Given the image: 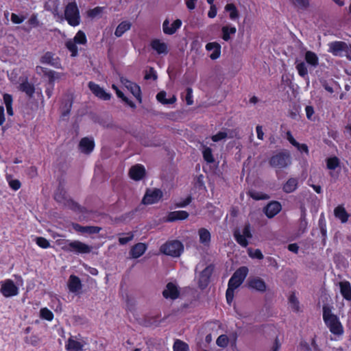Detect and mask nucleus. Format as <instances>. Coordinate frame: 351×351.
<instances>
[{"instance_id": "a211bd4d", "label": "nucleus", "mask_w": 351, "mask_h": 351, "mask_svg": "<svg viewBox=\"0 0 351 351\" xmlns=\"http://www.w3.org/2000/svg\"><path fill=\"white\" fill-rule=\"evenodd\" d=\"M163 295L165 298L174 300L179 295V290L177 285L173 282H169L163 291Z\"/></svg>"}, {"instance_id": "4d7b16f0", "label": "nucleus", "mask_w": 351, "mask_h": 351, "mask_svg": "<svg viewBox=\"0 0 351 351\" xmlns=\"http://www.w3.org/2000/svg\"><path fill=\"white\" fill-rule=\"evenodd\" d=\"M25 19V17L23 16H19V15H17L14 13L12 14V15H11V21H12V23H14L15 24L21 23L22 22L24 21Z\"/></svg>"}, {"instance_id": "8fccbe9b", "label": "nucleus", "mask_w": 351, "mask_h": 351, "mask_svg": "<svg viewBox=\"0 0 351 351\" xmlns=\"http://www.w3.org/2000/svg\"><path fill=\"white\" fill-rule=\"evenodd\" d=\"M41 342V338L36 335H32L26 338V343L33 346H37Z\"/></svg>"}, {"instance_id": "49530a36", "label": "nucleus", "mask_w": 351, "mask_h": 351, "mask_svg": "<svg viewBox=\"0 0 351 351\" xmlns=\"http://www.w3.org/2000/svg\"><path fill=\"white\" fill-rule=\"evenodd\" d=\"M249 195L255 200L267 199L269 198L267 194L253 190L249 191Z\"/></svg>"}, {"instance_id": "0e129e2a", "label": "nucleus", "mask_w": 351, "mask_h": 351, "mask_svg": "<svg viewBox=\"0 0 351 351\" xmlns=\"http://www.w3.org/2000/svg\"><path fill=\"white\" fill-rule=\"evenodd\" d=\"M3 101L5 106H12V97L9 94H5L3 95Z\"/></svg>"}, {"instance_id": "423d86ee", "label": "nucleus", "mask_w": 351, "mask_h": 351, "mask_svg": "<svg viewBox=\"0 0 351 351\" xmlns=\"http://www.w3.org/2000/svg\"><path fill=\"white\" fill-rule=\"evenodd\" d=\"M64 243L65 245L62 246V249L64 250L77 254H88L92 250V247L90 245L77 240H67Z\"/></svg>"}, {"instance_id": "f03ea898", "label": "nucleus", "mask_w": 351, "mask_h": 351, "mask_svg": "<svg viewBox=\"0 0 351 351\" xmlns=\"http://www.w3.org/2000/svg\"><path fill=\"white\" fill-rule=\"evenodd\" d=\"M248 274L247 267H241L239 268L230 278L228 282V286L226 291V300L229 304L233 301L234 291L240 287L245 279Z\"/></svg>"}, {"instance_id": "c85d7f7f", "label": "nucleus", "mask_w": 351, "mask_h": 351, "mask_svg": "<svg viewBox=\"0 0 351 351\" xmlns=\"http://www.w3.org/2000/svg\"><path fill=\"white\" fill-rule=\"evenodd\" d=\"M40 62L43 64L51 65L56 68L60 67L59 60L53 57V55L50 52H47L40 58Z\"/></svg>"}, {"instance_id": "e433bc0d", "label": "nucleus", "mask_w": 351, "mask_h": 351, "mask_svg": "<svg viewBox=\"0 0 351 351\" xmlns=\"http://www.w3.org/2000/svg\"><path fill=\"white\" fill-rule=\"evenodd\" d=\"M198 234L199 237V242L205 246L208 245L211 239L210 232L205 228H201L199 230Z\"/></svg>"}, {"instance_id": "864d4df0", "label": "nucleus", "mask_w": 351, "mask_h": 351, "mask_svg": "<svg viewBox=\"0 0 351 351\" xmlns=\"http://www.w3.org/2000/svg\"><path fill=\"white\" fill-rule=\"evenodd\" d=\"M247 252L249 256L252 258L257 259H263V255L260 250H252V248H249L247 250Z\"/></svg>"}, {"instance_id": "39448f33", "label": "nucleus", "mask_w": 351, "mask_h": 351, "mask_svg": "<svg viewBox=\"0 0 351 351\" xmlns=\"http://www.w3.org/2000/svg\"><path fill=\"white\" fill-rule=\"evenodd\" d=\"M87 38L86 34L82 30H79L73 39H69L66 41L65 45L68 50L71 52V55L75 57L78 53L77 45H86Z\"/></svg>"}, {"instance_id": "7c9ffc66", "label": "nucleus", "mask_w": 351, "mask_h": 351, "mask_svg": "<svg viewBox=\"0 0 351 351\" xmlns=\"http://www.w3.org/2000/svg\"><path fill=\"white\" fill-rule=\"evenodd\" d=\"M189 217V214L187 212L184 210H178L171 212L168 216L167 220L168 221H173L176 220H182L185 219Z\"/></svg>"}, {"instance_id": "4c0bfd02", "label": "nucleus", "mask_w": 351, "mask_h": 351, "mask_svg": "<svg viewBox=\"0 0 351 351\" xmlns=\"http://www.w3.org/2000/svg\"><path fill=\"white\" fill-rule=\"evenodd\" d=\"M225 10L229 12V17L231 20L235 21L239 19V12L234 4L228 3L225 6Z\"/></svg>"}, {"instance_id": "bf43d9fd", "label": "nucleus", "mask_w": 351, "mask_h": 351, "mask_svg": "<svg viewBox=\"0 0 351 351\" xmlns=\"http://www.w3.org/2000/svg\"><path fill=\"white\" fill-rule=\"evenodd\" d=\"M36 72L37 74H38L40 75H46V76H47V73H49V71H48L46 68H44L43 66H37L36 67Z\"/></svg>"}, {"instance_id": "412c9836", "label": "nucleus", "mask_w": 351, "mask_h": 351, "mask_svg": "<svg viewBox=\"0 0 351 351\" xmlns=\"http://www.w3.org/2000/svg\"><path fill=\"white\" fill-rule=\"evenodd\" d=\"M281 204L278 202H271L265 208V213L269 218H272L281 210Z\"/></svg>"}, {"instance_id": "bb28decb", "label": "nucleus", "mask_w": 351, "mask_h": 351, "mask_svg": "<svg viewBox=\"0 0 351 351\" xmlns=\"http://www.w3.org/2000/svg\"><path fill=\"white\" fill-rule=\"evenodd\" d=\"M340 293L346 300H351V285L348 281H341L339 283Z\"/></svg>"}, {"instance_id": "2eb2a0df", "label": "nucleus", "mask_w": 351, "mask_h": 351, "mask_svg": "<svg viewBox=\"0 0 351 351\" xmlns=\"http://www.w3.org/2000/svg\"><path fill=\"white\" fill-rule=\"evenodd\" d=\"M205 49L210 53L209 58L213 60H215L221 56V46L217 42L208 43Z\"/></svg>"}, {"instance_id": "4468645a", "label": "nucleus", "mask_w": 351, "mask_h": 351, "mask_svg": "<svg viewBox=\"0 0 351 351\" xmlns=\"http://www.w3.org/2000/svg\"><path fill=\"white\" fill-rule=\"evenodd\" d=\"M85 345L86 342L84 340L71 337L68 339L65 347L67 351H82Z\"/></svg>"}, {"instance_id": "de8ad7c7", "label": "nucleus", "mask_w": 351, "mask_h": 351, "mask_svg": "<svg viewBox=\"0 0 351 351\" xmlns=\"http://www.w3.org/2000/svg\"><path fill=\"white\" fill-rule=\"evenodd\" d=\"M339 165V160L337 157H330L326 160V166L328 169L334 170Z\"/></svg>"}, {"instance_id": "72a5a7b5", "label": "nucleus", "mask_w": 351, "mask_h": 351, "mask_svg": "<svg viewBox=\"0 0 351 351\" xmlns=\"http://www.w3.org/2000/svg\"><path fill=\"white\" fill-rule=\"evenodd\" d=\"M167 93L165 91H160L156 95L157 100L164 105L172 104L176 102V97L175 95H171L169 98H166Z\"/></svg>"}, {"instance_id": "473e14b6", "label": "nucleus", "mask_w": 351, "mask_h": 351, "mask_svg": "<svg viewBox=\"0 0 351 351\" xmlns=\"http://www.w3.org/2000/svg\"><path fill=\"white\" fill-rule=\"evenodd\" d=\"M132 26V23L128 21H122L121 23L118 25L117 27L114 35L117 37H121L125 32L128 31Z\"/></svg>"}, {"instance_id": "09e8293b", "label": "nucleus", "mask_w": 351, "mask_h": 351, "mask_svg": "<svg viewBox=\"0 0 351 351\" xmlns=\"http://www.w3.org/2000/svg\"><path fill=\"white\" fill-rule=\"evenodd\" d=\"M64 76V73H58L53 71H49V72L47 73V77H49L51 83H53L55 81L62 79Z\"/></svg>"}, {"instance_id": "4be33fe9", "label": "nucleus", "mask_w": 351, "mask_h": 351, "mask_svg": "<svg viewBox=\"0 0 351 351\" xmlns=\"http://www.w3.org/2000/svg\"><path fill=\"white\" fill-rule=\"evenodd\" d=\"M68 288L70 292L77 293L82 289V283L80 279L75 276L71 275L68 280Z\"/></svg>"}, {"instance_id": "79ce46f5", "label": "nucleus", "mask_w": 351, "mask_h": 351, "mask_svg": "<svg viewBox=\"0 0 351 351\" xmlns=\"http://www.w3.org/2000/svg\"><path fill=\"white\" fill-rule=\"evenodd\" d=\"M289 307L293 311H300V303L298 298L295 297V294H291L289 298Z\"/></svg>"}, {"instance_id": "c756f323", "label": "nucleus", "mask_w": 351, "mask_h": 351, "mask_svg": "<svg viewBox=\"0 0 351 351\" xmlns=\"http://www.w3.org/2000/svg\"><path fill=\"white\" fill-rule=\"evenodd\" d=\"M237 32V28L231 25H224L221 27L222 39L224 41H228L231 39V36H234Z\"/></svg>"}, {"instance_id": "393cba45", "label": "nucleus", "mask_w": 351, "mask_h": 351, "mask_svg": "<svg viewBox=\"0 0 351 351\" xmlns=\"http://www.w3.org/2000/svg\"><path fill=\"white\" fill-rule=\"evenodd\" d=\"M249 287L258 291L264 292L266 291L267 286L265 281L260 278H253L249 280Z\"/></svg>"}, {"instance_id": "052dcab7", "label": "nucleus", "mask_w": 351, "mask_h": 351, "mask_svg": "<svg viewBox=\"0 0 351 351\" xmlns=\"http://www.w3.org/2000/svg\"><path fill=\"white\" fill-rule=\"evenodd\" d=\"M217 12V10L216 5H212V6L210 7V10H208V16L210 19H213L216 16Z\"/></svg>"}, {"instance_id": "f3484780", "label": "nucleus", "mask_w": 351, "mask_h": 351, "mask_svg": "<svg viewBox=\"0 0 351 351\" xmlns=\"http://www.w3.org/2000/svg\"><path fill=\"white\" fill-rule=\"evenodd\" d=\"M88 87L92 93L101 99L109 100L111 97V95L110 93L106 92L103 88L94 82H89Z\"/></svg>"}, {"instance_id": "cd10ccee", "label": "nucleus", "mask_w": 351, "mask_h": 351, "mask_svg": "<svg viewBox=\"0 0 351 351\" xmlns=\"http://www.w3.org/2000/svg\"><path fill=\"white\" fill-rule=\"evenodd\" d=\"M298 186V179L295 178H290L282 186V190L286 193L294 192Z\"/></svg>"}, {"instance_id": "58836bf2", "label": "nucleus", "mask_w": 351, "mask_h": 351, "mask_svg": "<svg viewBox=\"0 0 351 351\" xmlns=\"http://www.w3.org/2000/svg\"><path fill=\"white\" fill-rule=\"evenodd\" d=\"M202 154L204 159L208 163H212L215 161L214 157L212 154V149L206 147V145H203L202 147Z\"/></svg>"}, {"instance_id": "5fc2aeb1", "label": "nucleus", "mask_w": 351, "mask_h": 351, "mask_svg": "<svg viewBox=\"0 0 351 351\" xmlns=\"http://www.w3.org/2000/svg\"><path fill=\"white\" fill-rule=\"evenodd\" d=\"M228 341L229 340L227 336L225 335H222L217 338L216 343L219 347L225 348L228 345Z\"/></svg>"}, {"instance_id": "aec40b11", "label": "nucleus", "mask_w": 351, "mask_h": 351, "mask_svg": "<svg viewBox=\"0 0 351 351\" xmlns=\"http://www.w3.org/2000/svg\"><path fill=\"white\" fill-rule=\"evenodd\" d=\"M130 177L134 180H141L145 174V169L141 165H136L130 169Z\"/></svg>"}, {"instance_id": "9b49d317", "label": "nucleus", "mask_w": 351, "mask_h": 351, "mask_svg": "<svg viewBox=\"0 0 351 351\" xmlns=\"http://www.w3.org/2000/svg\"><path fill=\"white\" fill-rule=\"evenodd\" d=\"M0 292L6 298L15 296L19 293V289L10 279L1 282Z\"/></svg>"}, {"instance_id": "2f4dec72", "label": "nucleus", "mask_w": 351, "mask_h": 351, "mask_svg": "<svg viewBox=\"0 0 351 351\" xmlns=\"http://www.w3.org/2000/svg\"><path fill=\"white\" fill-rule=\"evenodd\" d=\"M146 249V245L144 243H137L131 249L130 255L134 258H138L144 254Z\"/></svg>"}, {"instance_id": "6e6d98bb", "label": "nucleus", "mask_w": 351, "mask_h": 351, "mask_svg": "<svg viewBox=\"0 0 351 351\" xmlns=\"http://www.w3.org/2000/svg\"><path fill=\"white\" fill-rule=\"evenodd\" d=\"M299 8L306 9L309 5L308 0H291Z\"/></svg>"}, {"instance_id": "f704fd0d", "label": "nucleus", "mask_w": 351, "mask_h": 351, "mask_svg": "<svg viewBox=\"0 0 351 351\" xmlns=\"http://www.w3.org/2000/svg\"><path fill=\"white\" fill-rule=\"evenodd\" d=\"M335 216L342 223H346L349 217L348 214L342 206H338L334 210Z\"/></svg>"}, {"instance_id": "1a4fd4ad", "label": "nucleus", "mask_w": 351, "mask_h": 351, "mask_svg": "<svg viewBox=\"0 0 351 351\" xmlns=\"http://www.w3.org/2000/svg\"><path fill=\"white\" fill-rule=\"evenodd\" d=\"M269 164L274 168H285L291 164L290 156L286 153L277 154L271 158Z\"/></svg>"}, {"instance_id": "5701e85b", "label": "nucleus", "mask_w": 351, "mask_h": 351, "mask_svg": "<svg viewBox=\"0 0 351 351\" xmlns=\"http://www.w3.org/2000/svg\"><path fill=\"white\" fill-rule=\"evenodd\" d=\"M213 271V267L208 266L201 272L198 279L199 285L201 288H204L207 286Z\"/></svg>"}, {"instance_id": "a18cd8bd", "label": "nucleus", "mask_w": 351, "mask_h": 351, "mask_svg": "<svg viewBox=\"0 0 351 351\" xmlns=\"http://www.w3.org/2000/svg\"><path fill=\"white\" fill-rule=\"evenodd\" d=\"M40 316L42 319L51 322L53 319V313L47 308H42L40 311Z\"/></svg>"}, {"instance_id": "69168bd1", "label": "nucleus", "mask_w": 351, "mask_h": 351, "mask_svg": "<svg viewBox=\"0 0 351 351\" xmlns=\"http://www.w3.org/2000/svg\"><path fill=\"white\" fill-rule=\"evenodd\" d=\"M256 131L257 133V138L260 140H263L264 138V132L263 131V128L261 125H257L256 128Z\"/></svg>"}, {"instance_id": "3c124183", "label": "nucleus", "mask_w": 351, "mask_h": 351, "mask_svg": "<svg viewBox=\"0 0 351 351\" xmlns=\"http://www.w3.org/2000/svg\"><path fill=\"white\" fill-rule=\"evenodd\" d=\"M228 132L226 131L219 132L217 134L212 136L211 139L213 142H219L224 141L228 137Z\"/></svg>"}, {"instance_id": "0eeeda50", "label": "nucleus", "mask_w": 351, "mask_h": 351, "mask_svg": "<svg viewBox=\"0 0 351 351\" xmlns=\"http://www.w3.org/2000/svg\"><path fill=\"white\" fill-rule=\"evenodd\" d=\"M183 250L182 243L178 241H168L160 247L161 252L173 257L180 256Z\"/></svg>"}, {"instance_id": "37998d69", "label": "nucleus", "mask_w": 351, "mask_h": 351, "mask_svg": "<svg viewBox=\"0 0 351 351\" xmlns=\"http://www.w3.org/2000/svg\"><path fill=\"white\" fill-rule=\"evenodd\" d=\"M103 12V8L101 7H95L87 11V16L91 19L99 17Z\"/></svg>"}, {"instance_id": "dca6fc26", "label": "nucleus", "mask_w": 351, "mask_h": 351, "mask_svg": "<svg viewBox=\"0 0 351 351\" xmlns=\"http://www.w3.org/2000/svg\"><path fill=\"white\" fill-rule=\"evenodd\" d=\"M182 21L180 19L175 20L170 23L168 19H165L162 23V30L165 34L172 35L181 27Z\"/></svg>"}, {"instance_id": "13d9d810", "label": "nucleus", "mask_w": 351, "mask_h": 351, "mask_svg": "<svg viewBox=\"0 0 351 351\" xmlns=\"http://www.w3.org/2000/svg\"><path fill=\"white\" fill-rule=\"evenodd\" d=\"M186 101L188 105H191L193 104V91L192 89L188 88L186 90Z\"/></svg>"}, {"instance_id": "7ed1b4c3", "label": "nucleus", "mask_w": 351, "mask_h": 351, "mask_svg": "<svg viewBox=\"0 0 351 351\" xmlns=\"http://www.w3.org/2000/svg\"><path fill=\"white\" fill-rule=\"evenodd\" d=\"M304 59L306 62L296 60L295 68L300 76L308 79L307 65L313 69L317 67L319 64V58L315 53L308 51L305 53Z\"/></svg>"}, {"instance_id": "6e6552de", "label": "nucleus", "mask_w": 351, "mask_h": 351, "mask_svg": "<svg viewBox=\"0 0 351 351\" xmlns=\"http://www.w3.org/2000/svg\"><path fill=\"white\" fill-rule=\"evenodd\" d=\"M328 51L332 53L336 56H346L349 53L350 45L348 46L347 43L342 41H335L328 44Z\"/></svg>"}, {"instance_id": "774afa93", "label": "nucleus", "mask_w": 351, "mask_h": 351, "mask_svg": "<svg viewBox=\"0 0 351 351\" xmlns=\"http://www.w3.org/2000/svg\"><path fill=\"white\" fill-rule=\"evenodd\" d=\"M281 346V343L278 339H276L272 346V351H279Z\"/></svg>"}, {"instance_id": "6ab92c4d", "label": "nucleus", "mask_w": 351, "mask_h": 351, "mask_svg": "<svg viewBox=\"0 0 351 351\" xmlns=\"http://www.w3.org/2000/svg\"><path fill=\"white\" fill-rule=\"evenodd\" d=\"M152 48L156 51L158 54H167L168 53V45L162 40L154 39L151 42Z\"/></svg>"}, {"instance_id": "e2e57ef3", "label": "nucleus", "mask_w": 351, "mask_h": 351, "mask_svg": "<svg viewBox=\"0 0 351 351\" xmlns=\"http://www.w3.org/2000/svg\"><path fill=\"white\" fill-rule=\"evenodd\" d=\"M295 147L300 152H304L305 154H308V146L306 144H300L298 143V145H295Z\"/></svg>"}, {"instance_id": "f257e3e1", "label": "nucleus", "mask_w": 351, "mask_h": 351, "mask_svg": "<svg viewBox=\"0 0 351 351\" xmlns=\"http://www.w3.org/2000/svg\"><path fill=\"white\" fill-rule=\"evenodd\" d=\"M323 319L332 334L337 337L343 335V326L338 316L332 312L331 307L326 305L323 306Z\"/></svg>"}, {"instance_id": "338daca9", "label": "nucleus", "mask_w": 351, "mask_h": 351, "mask_svg": "<svg viewBox=\"0 0 351 351\" xmlns=\"http://www.w3.org/2000/svg\"><path fill=\"white\" fill-rule=\"evenodd\" d=\"M27 175L31 177L34 178L37 176V169L35 167H30L27 169Z\"/></svg>"}, {"instance_id": "a878e982", "label": "nucleus", "mask_w": 351, "mask_h": 351, "mask_svg": "<svg viewBox=\"0 0 351 351\" xmlns=\"http://www.w3.org/2000/svg\"><path fill=\"white\" fill-rule=\"evenodd\" d=\"M79 147L82 152L85 154H89L94 149V141L91 138H84L80 141Z\"/></svg>"}, {"instance_id": "603ef678", "label": "nucleus", "mask_w": 351, "mask_h": 351, "mask_svg": "<svg viewBox=\"0 0 351 351\" xmlns=\"http://www.w3.org/2000/svg\"><path fill=\"white\" fill-rule=\"evenodd\" d=\"M36 243L43 249H47L50 247V243L48 240L44 237H36L35 239Z\"/></svg>"}, {"instance_id": "c9c22d12", "label": "nucleus", "mask_w": 351, "mask_h": 351, "mask_svg": "<svg viewBox=\"0 0 351 351\" xmlns=\"http://www.w3.org/2000/svg\"><path fill=\"white\" fill-rule=\"evenodd\" d=\"M19 88L20 90L25 92L29 97H32L34 93L35 90L34 86L29 83L26 78L22 80Z\"/></svg>"}, {"instance_id": "b1692460", "label": "nucleus", "mask_w": 351, "mask_h": 351, "mask_svg": "<svg viewBox=\"0 0 351 351\" xmlns=\"http://www.w3.org/2000/svg\"><path fill=\"white\" fill-rule=\"evenodd\" d=\"M72 227L76 232L87 234L98 233L101 230V228L97 226H82L77 223H73Z\"/></svg>"}, {"instance_id": "c03bdc74", "label": "nucleus", "mask_w": 351, "mask_h": 351, "mask_svg": "<svg viewBox=\"0 0 351 351\" xmlns=\"http://www.w3.org/2000/svg\"><path fill=\"white\" fill-rule=\"evenodd\" d=\"M173 348V351H189V346L181 340H176Z\"/></svg>"}, {"instance_id": "f8f14e48", "label": "nucleus", "mask_w": 351, "mask_h": 351, "mask_svg": "<svg viewBox=\"0 0 351 351\" xmlns=\"http://www.w3.org/2000/svg\"><path fill=\"white\" fill-rule=\"evenodd\" d=\"M234 237L238 243L243 247H246L248 245L247 239L252 237L250 226H245L242 230H236Z\"/></svg>"}, {"instance_id": "9d476101", "label": "nucleus", "mask_w": 351, "mask_h": 351, "mask_svg": "<svg viewBox=\"0 0 351 351\" xmlns=\"http://www.w3.org/2000/svg\"><path fill=\"white\" fill-rule=\"evenodd\" d=\"M163 193L158 189H150L146 191L143 199L144 204H154L158 203L162 198Z\"/></svg>"}, {"instance_id": "a19ab883", "label": "nucleus", "mask_w": 351, "mask_h": 351, "mask_svg": "<svg viewBox=\"0 0 351 351\" xmlns=\"http://www.w3.org/2000/svg\"><path fill=\"white\" fill-rule=\"evenodd\" d=\"M6 180L10 187L14 191H17L21 188V184L17 179H14L11 175L6 176Z\"/></svg>"}, {"instance_id": "20e7f679", "label": "nucleus", "mask_w": 351, "mask_h": 351, "mask_svg": "<svg viewBox=\"0 0 351 351\" xmlns=\"http://www.w3.org/2000/svg\"><path fill=\"white\" fill-rule=\"evenodd\" d=\"M60 20L65 19L68 24L72 27L78 26L81 22V16L79 8L74 0L66 5L64 11V16H60Z\"/></svg>"}, {"instance_id": "ea45409f", "label": "nucleus", "mask_w": 351, "mask_h": 351, "mask_svg": "<svg viewBox=\"0 0 351 351\" xmlns=\"http://www.w3.org/2000/svg\"><path fill=\"white\" fill-rule=\"evenodd\" d=\"M112 88L115 90L118 97L122 99L123 101H124L132 108H136V105L132 101L129 100L126 97H125L123 93L118 88L116 85L112 84Z\"/></svg>"}, {"instance_id": "ddd939ff", "label": "nucleus", "mask_w": 351, "mask_h": 351, "mask_svg": "<svg viewBox=\"0 0 351 351\" xmlns=\"http://www.w3.org/2000/svg\"><path fill=\"white\" fill-rule=\"evenodd\" d=\"M121 82L124 87H125L136 98V99L141 103V94L140 87L135 83L128 80L123 77H121Z\"/></svg>"}, {"instance_id": "680f3d73", "label": "nucleus", "mask_w": 351, "mask_h": 351, "mask_svg": "<svg viewBox=\"0 0 351 351\" xmlns=\"http://www.w3.org/2000/svg\"><path fill=\"white\" fill-rule=\"evenodd\" d=\"M132 239L133 235L132 234H128L126 237H120L119 241L121 245H124L130 241Z\"/></svg>"}]
</instances>
